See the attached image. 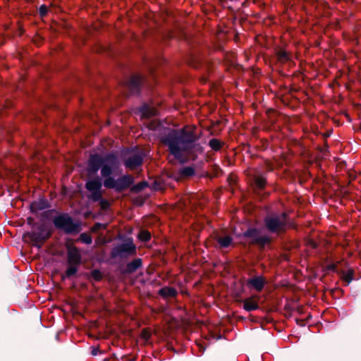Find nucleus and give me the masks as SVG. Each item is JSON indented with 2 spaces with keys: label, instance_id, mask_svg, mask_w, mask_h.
I'll list each match as a JSON object with an SVG mask.
<instances>
[{
  "label": "nucleus",
  "instance_id": "obj_1",
  "mask_svg": "<svg viewBox=\"0 0 361 361\" xmlns=\"http://www.w3.org/2000/svg\"><path fill=\"white\" fill-rule=\"evenodd\" d=\"M197 139V137L192 129L185 128L180 130H170L161 141L168 146L175 159L180 163H184L187 159L189 149Z\"/></svg>",
  "mask_w": 361,
  "mask_h": 361
},
{
  "label": "nucleus",
  "instance_id": "obj_2",
  "mask_svg": "<svg viewBox=\"0 0 361 361\" xmlns=\"http://www.w3.org/2000/svg\"><path fill=\"white\" fill-rule=\"evenodd\" d=\"M118 166V159L114 154L105 156L93 154L88 161V170L90 173H95L101 168L102 175L104 177L109 176L112 169Z\"/></svg>",
  "mask_w": 361,
  "mask_h": 361
},
{
  "label": "nucleus",
  "instance_id": "obj_3",
  "mask_svg": "<svg viewBox=\"0 0 361 361\" xmlns=\"http://www.w3.org/2000/svg\"><path fill=\"white\" fill-rule=\"evenodd\" d=\"M133 183V178L131 176H124L116 180L111 177H108L104 180V185L107 188L115 189L120 192L128 188Z\"/></svg>",
  "mask_w": 361,
  "mask_h": 361
},
{
  "label": "nucleus",
  "instance_id": "obj_4",
  "mask_svg": "<svg viewBox=\"0 0 361 361\" xmlns=\"http://www.w3.org/2000/svg\"><path fill=\"white\" fill-rule=\"evenodd\" d=\"M54 224L56 227L63 229L67 233L78 232L79 225L74 224L68 215H60L54 218Z\"/></svg>",
  "mask_w": 361,
  "mask_h": 361
},
{
  "label": "nucleus",
  "instance_id": "obj_5",
  "mask_svg": "<svg viewBox=\"0 0 361 361\" xmlns=\"http://www.w3.org/2000/svg\"><path fill=\"white\" fill-rule=\"evenodd\" d=\"M286 222V214H282L281 217L273 216L266 219L267 228L272 232H279L283 230Z\"/></svg>",
  "mask_w": 361,
  "mask_h": 361
},
{
  "label": "nucleus",
  "instance_id": "obj_6",
  "mask_svg": "<svg viewBox=\"0 0 361 361\" xmlns=\"http://www.w3.org/2000/svg\"><path fill=\"white\" fill-rule=\"evenodd\" d=\"M87 189L91 192V198L97 201L102 197V183L99 179L89 180L86 183Z\"/></svg>",
  "mask_w": 361,
  "mask_h": 361
},
{
  "label": "nucleus",
  "instance_id": "obj_7",
  "mask_svg": "<svg viewBox=\"0 0 361 361\" xmlns=\"http://www.w3.org/2000/svg\"><path fill=\"white\" fill-rule=\"evenodd\" d=\"M143 161V155L141 152H132L126 160L125 165L129 169H134L140 166Z\"/></svg>",
  "mask_w": 361,
  "mask_h": 361
},
{
  "label": "nucleus",
  "instance_id": "obj_8",
  "mask_svg": "<svg viewBox=\"0 0 361 361\" xmlns=\"http://www.w3.org/2000/svg\"><path fill=\"white\" fill-rule=\"evenodd\" d=\"M68 262L70 265H78L81 261L79 250L74 246L67 245Z\"/></svg>",
  "mask_w": 361,
  "mask_h": 361
},
{
  "label": "nucleus",
  "instance_id": "obj_9",
  "mask_svg": "<svg viewBox=\"0 0 361 361\" xmlns=\"http://www.w3.org/2000/svg\"><path fill=\"white\" fill-rule=\"evenodd\" d=\"M243 302L244 310L247 312L253 311L259 308L258 297L257 296L245 298Z\"/></svg>",
  "mask_w": 361,
  "mask_h": 361
},
{
  "label": "nucleus",
  "instance_id": "obj_10",
  "mask_svg": "<svg viewBox=\"0 0 361 361\" xmlns=\"http://www.w3.org/2000/svg\"><path fill=\"white\" fill-rule=\"evenodd\" d=\"M264 283V279L261 276L254 277L247 281V285L257 291L263 289Z\"/></svg>",
  "mask_w": 361,
  "mask_h": 361
},
{
  "label": "nucleus",
  "instance_id": "obj_11",
  "mask_svg": "<svg viewBox=\"0 0 361 361\" xmlns=\"http://www.w3.org/2000/svg\"><path fill=\"white\" fill-rule=\"evenodd\" d=\"M39 230L41 232L40 233H37L35 232L28 233L30 238L35 243L41 242V241L44 240V239L48 238L51 235L50 232L49 231L47 233L45 236H42V233L44 231L43 228L42 227L39 228Z\"/></svg>",
  "mask_w": 361,
  "mask_h": 361
},
{
  "label": "nucleus",
  "instance_id": "obj_12",
  "mask_svg": "<svg viewBox=\"0 0 361 361\" xmlns=\"http://www.w3.org/2000/svg\"><path fill=\"white\" fill-rule=\"evenodd\" d=\"M159 294L164 297H174L177 292L175 288L171 287H164L159 290Z\"/></svg>",
  "mask_w": 361,
  "mask_h": 361
},
{
  "label": "nucleus",
  "instance_id": "obj_13",
  "mask_svg": "<svg viewBox=\"0 0 361 361\" xmlns=\"http://www.w3.org/2000/svg\"><path fill=\"white\" fill-rule=\"evenodd\" d=\"M140 112L141 114L142 117H149L153 115H155L157 111L154 108H149L146 105H144L140 109Z\"/></svg>",
  "mask_w": 361,
  "mask_h": 361
},
{
  "label": "nucleus",
  "instance_id": "obj_14",
  "mask_svg": "<svg viewBox=\"0 0 361 361\" xmlns=\"http://www.w3.org/2000/svg\"><path fill=\"white\" fill-rule=\"evenodd\" d=\"M121 252H126L128 254H133L135 251V246L133 243L130 241H128L126 244H123L121 246Z\"/></svg>",
  "mask_w": 361,
  "mask_h": 361
},
{
  "label": "nucleus",
  "instance_id": "obj_15",
  "mask_svg": "<svg viewBox=\"0 0 361 361\" xmlns=\"http://www.w3.org/2000/svg\"><path fill=\"white\" fill-rule=\"evenodd\" d=\"M47 207V202L44 200H39L38 202H34L31 204V209L33 211L43 209Z\"/></svg>",
  "mask_w": 361,
  "mask_h": 361
},
{
  "label": "nucleus",
  "instance_id": "obj_16",
  "mask_svg": "<svg viewBox=\"0 0 361 361\" xmlns=\"http://www.w3.org/2000/svg\"><path fill=\"white\" fill-rule=\"evenodd\" d=\"M232 241L233 240L230 236L220 237L217 240L219 245L221 247H228L231 244Z\"/></svg>",
  "mask_w": 361,
  "mask_h": 361
},
{
  "label": "nucleus",
  "instance_id": "obj_17",
  "mask_svg": "<svg viewBox=\"0 0 361 361\" xmlns=\"http://www.w3.org/2000/svg\"><path fill=\"white\" fill-rule=\"evenodd\" d=\"M209 145L213 150H215V151L219 150L221 147V142L218 139H216V138H213V139L210 140L209 142Z\"/></svg>",
  "mask_w": 361,
  "mask_h": 361
},
{
  "label": "nucleus",
  "instance_id": "obj_18",
  "mask_svg": "<svg viewBox=\"0 0 361 361\" xmlns=\"http://www.w3.org/2000/svg\"><path fill=\"white\" fill-rule=\"evenodd\" d=\"M151 238V234L147 231H142L138 234V238L143 242H147Z\"/></svg>",
  "mask_w": 361,
  "mask_h": 361
},
{
  "label": "nucleus",
  "instance_id": "obj_19",
  "mask_svg": "<svg viewBox=\"0 0 361 361\" xmlns=\"http://www.w3.org/2000/svg\"><path fill=\"white\" fill-rule=\"evenodd\" d=\"M80 240L85 244H91L92 242V237L85 233H83L80 236Z\"/></svg>",
  "mask_w": 361,
  "mask_h": 361
},
{
  "label": "nucleus",
  "instance_id": "obj_20",
  "mask_svg": "<svg viewBox=\"0 0 361 361\" xmlns=\"http://www.w3.org/2000/svg\"><path fill=\"white\" fill-rule=\"evenodd\" d=\"M269 238L266 235L257 237L255 239V242L261 245H264L269 242Z\"/></svg>",
  "mask_w": 361,
  "mask_h": 361
},
{
  "label": "nucleus",
  "instance_id": "obj_21",
  "mask_svg": "<svg viewBox=\"0 0 361 361\" xmlns=\"http://www.w3.org/2000/svg\"><path fill=\"white\" fill-rule=\"evenodd\" d=\"M255 184L259 188H262L266 184V180L264 178L259 176L255 178Z\"/></svg>",
  "mask_w": 361,
  "mask_h": 361
},
{
  "label": "nucleus",
  "instance_id": "obj_22",
  "mask_svg": "<svg viewBox=\"0 0 361 361\" xmlns=\"http://www.w3.org/2000/svg\"><path fill=\"white\" fill-rule=\"evenodd\" d=\"M77 265H71L69 268L66 270V276L69 277L74 275L77 272Z\"/></svg>",
  "mask_w": 361,
  "mask_h": 361
},
{
  "label": "nucleus",
  "instance_id": "obj_23",
  "mask_svg": "<svg viewBox=\"0 0 361 361\" xmlns=\"http://www.w3.org/2000/svg\"><path fill=\"white\" fill-rule=\"evenodd\" d=\"M181 173L183 176H192L194 173V170L191 167H186V168H184L182 170Z\"/></svg>",
  "mask_w": 361,
  "mask_h": 361
},
{
  "label": "nucleus",
  "instance_id": "obj_24",
  "mask_svg": "<svg viewBox=\"0 0 361 361\" xmlns=\"http://www.w3.org/2000/svg\"><path fill=\"white\" fill-rule=\"evenodd\" d=\"M278 57L281 61H286L288 59V54L283 50L278 52Z\"/></svg>",
  "mask_w": 361,
  "mask_h": 361
},
{
  "label": "nucleus",
  "instance_id": "obj_25",
  "mask_svg": "<svg viewBox=\"0 0 361 361\" xmlns=\"http://www.w3.org/2000/svg\"><path fill=\"white\" fill-rule=\"evenodd\" d=\"M91 275L96 281H99L102 278V275L99 270H93Z\"/></svg>",
  "mask_w": 361,
  "mask_h": 361
},
{
  "label": "nucleus",
  "instance_id": "obj_26",
  "mask_svg": "<svg viewBox=\"0 0 361 361\" xmlns=\"http://www.w3.org/2000/svg\"><path fill=\"white\" fill-rule=\"evenodd\" d=\"M106 228V226L105 224L97 223L94 225V226L92 228V231L95 232L99 229H105Z\"/></svg>",
  "mask_w": 361,
  "mask_h": 361
},
{
  "label": "nucleus",
  "instance_id": "obj_27",
  "mask_svg": "<svg viewBox=\"0 0 361 361\" xmlns=\"http://www.w3.org/2000/svg\"><path fill=\"white\" fill-rule=\"evenodd\" d=\"M100 202H99V204H100V206L103 209H106L109 207V202L106 200H103V199H101L100 198Z\"/></svg>",
  "mask_w": 361,
  "mask_h": 361
},
{
  "label": "nucleus",
  "instance_id": "obj_28",
  "mask_svg": "<svg viewBox=\"0 0 361 361\" xmlns=\"http://www.w3.org/2000/svg\"><path fill=\"white\" fill-rule=\"evenodd\" d=\"M140 265L141 261L140 259H136L130 264V267H133V269L138 268Z\"/></svg>",
  "mask_w": 361,
  "mask_h": 361
},
{
  "label": "nucleus",
  "instance_id": "obj_29",
  "mask_svg": "<svg viewBox=\"0 0 361 361\" xmlns=\"http://www.w3.org/2000/svg\"><path fill=\"white\" fill-rule=\"evenodd\" d=\"M39 13L42 16H44V15L47 14V8L45 5H42L40 7H39Z\"/></svg>",
  "mask_w": 361,
  "mask_h": 361
},
{
  "label": "nucleus",
  "instance_id": "obj_30",
  "mask_svg": "<svg viewBox=\"0 0 361 361\" xmlns=\"http://www.w3.org/2000/svg\"><path fill=\"white\" fill-rule=\"evenodd\" d=\"M141 336L144 339L148 340L149 338V337H150V334H149V332L147 329H144L142 331Z\"/></svg>",
  "mask_w": 361,
  "mask_h": 361
},
{
  "label": "nucleus",
  "instance_id": "obj_31",
  "mask_svg": "<svg viewBox=\"0 0 361 361\" xmlns=\"http://www.w3.org/2000/svg\"><path fill=\"white\" fill-rule=\"evenodd\" d=\"M147 185L146 183H140L139 185L135 186V188H137V189H142L144 188V187Z\"/></svg>",
  "mask_w": 361,
  "mask_h": 361
},
{
  "label": "nucleus",
  "instance_id": "obj_32",
  "mask_svg": "<svg viewBox=\"0 0 361 361\" xmlns=\"http://www.w3.org/2000/svg\"><path fill=\"white\" fill-rule=\"evenodd\" d=\"M336 267V264H329V265H328V266H327V269H328V270H333V271H334V270H335Z\"/></svg>",
  "mask_w": 361,
  "mask_h": 361
},
{
  "label": "nucleus",
  "instance_id": "obj_33",
  "mask_svg": "<svg viewBox=\"0 0 361 361\" xmlns=\"http://www.w3.org/2000/svg\"><path fill=\"white\" fill-rule=\"evenodd\" d=\"M256 231L255 230H249L247 233H246V235H248V236H252V233H255Z\"/></svg>",
  "mask_w": 361,
  "mask_h": 361
}]
</instances>
